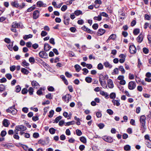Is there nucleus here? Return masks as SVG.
I'll return each mask as SVG.
<instances>
[{"label": "nucleus", "mask_w": 151, "mask_h": 151, "mask_svg": "<svg viewBox=\"0 0 151 151\" xmlns=\"http://www.w3.org/2000/svg\"><path fill=\"white\" fill-rule=\"evenodd\" d=\"M102 139L106 142L109 143H111L113 141L112 138L110 137L104 136L103 137Z\"/></svg>", "instance_id": "obj_8"}, {"label": "nucleus", "mask_w": 151, "mask_h": 151, "mask_svg": "<svg viewBox=\"0 0 151 151\" xmlns=\"http://www.w3.org/2000/svg\"><path fill=\"white\" fill-rule=\"evenodd\" d=\"M76 134L78 136H80L82 134V132L81 130L79 129H77L76 130Z\"/></svg>", "instance_id": "obj_54"}, {"label": "nucleus", "mask_w": 151, "mask_h": 151, "mask_svg": "<svg viewBox=\"0 0 151 151\" xmlns=\"http://www.w3.org/2000/svg\"><path fill=\"white\" fill-rule=\"evenodd\" d=\"M148 141V142H146V144L148 147L151 148V141L149 139Z\"/></svg>", "instance_id": "obj_50"}, {"label": "nucleus", "mask_w": 151, "mask_h": 151, "mask_svg": "<svg viewBox=\"0 0 151 151\" xmlns=\"http://www.w3.org/2000/svg\"><path fill=\"white\" fill-rule=\"evenodd\" d=\"M118 70L121 72L122 74H124L125 73V71L123 67L122 66H120L118 68Z\"/></svg>", "instance_id": "obj_29"}, {"label": "nucleus", "mask_w": 151, "mask_h": 151, "mask_svg": "<svg viewBox=\"0 0 151 151\" xmlns=\"http://www.w3.org/2000/svg\"><path fill=\"white\" fill-rule=\"evenodd\" d=\"M11 4L12 6L16 8H18L19 7V4L17 1H12L11 3Z\"/></svg>", "instance_id": "obj_19"}, {"label": "nucleus", "mask_w": 151, "mask_h": 151, "mask_svg": "<svg viewBox=\"0 0 151 151\" xmlns=\"http://www.w3.org/2000/svg\"><path fill=\"white\" fill-rule=\"evenodd\" d=\"M30 95H32L34 91V88L32 87H30L27 90Z\"/></svg>", "instance_id": "obj_25"}, {"label": "nucleus", "mask_w": 151, "mask_h": 151, "mask_svg": "<svg viewBox=\"0 0 151 151\" xmlns=\"http://www.w3.org/2000/svg\"><path fill=\"white\" fill-rule=\"evenodd\" d=\"M93 19L94 20H97L98 21H100L101 20L102 18L100 16V15L99 14L97 17H94L93 18Z\"/></svg>", "instance_id": "obj_38"}, {"label": "nucleus", "mask_w": 151, "mask_h": 151, "mask_svg": "<svg viewBox=\"0 0 151 151\" xmlns=\"http://www.w3.org/2000/svg\"><path fill=\"white\" fill-rule=\"evenodd\" d=\"M129 51L130 53L132 54L136 53V49L134 45H131L129 46Z\"/></svg>", "instance_id": "obj_3"}, {"label": "nucleus", "mask_w": 151, "mask_h": 151, "mask_svg": "<svg viewBox=\"0 0 151 151\" xmlns=\"http://www.w3.org/2000/svg\"><path fill=\"white\" fill-rule=\"evenodd\" d=\"M5 77L7 78L8 79L10 80L12 78V76L10 73H7L6 74Z\"/></svg>", "instance_id": "obj_56"}, {"label": "nucleus", "mask_w": 151, "mask_h": 151, "mask_svg": "<svg viewBox=\"0 0 151 151\" xmlns=\"http://www.w3.org/2000/svg\"><path fill=\"white\" fill-rule=\"evenodd\" d=\"M119 70L117 68H116L113 70V72L111 73L112 75L118 74L119 73Z\"/></svg>", "instance_id": "obj_26"}, {"label": "nucleus", "mask_w": 151, "mask_h": 151, "mask_svg": "<svg viewBox=\"0 0 151 151\" xmlns=\"http://www.w3.org/2000/svg\"><path fill=\"white\" fill-rule=\"evenodd\" d=\"M39 56L41 58H48L47 54L43 51L40 52L39 53Z\"/></svg>", "instance_id": "obj_6"}, {"label": "nucleus", "mask_w": 151, "mask_h": 151, "mask_svg": "<svg viewBox=\"0 0 151 151\" xmlns=\"http://www.w3.org/2000/svg\"><path fill=\"white\" fill-rule=\"evenodd\" d=\"M71 98V96L69 94H67L65 95L62 96V99L63 101L68 103L70 99Z\"/></svg>", "instance_id": "obj_1"}, {"label": "nucleus", "mask_w": 151, "mask_h": 151, "mask_svg": "<svg viewBox=\"0 0 151 151\" xmlns=\"http://www.w3.org/2000/svg\"><path fill=\"white\" fill-rule=\"evenodd\" d=\"M116 37V35L115 34H111L109 37V39L114 40Z\"/></svg>", "instance_id": "obj_48"}, {"label": "nucleus", "mask_w": 151, "mask_h": 151, "mask_svg": "<svg viewBox=\"0 0 151 151\" xmlns=\"http://www.w3.org/2000/svg\"><path fill=\"white\" fill-rule=\"evenodd\" d=\"M120 100L119 99L117 100L113 99L112 100V102L113 103V104L114 105H116L117 106H118L120 105Z\"/></svg>", "instance_id": "obj_17"}, {"label": "nucleus", "mask_w": 151, "mask_h": 151, "mask_svg": "<svg viewBox=\"0 0 151 151\" xmlns=\"http://www.w3.org/2000/svg\"><path fill=\"white\" fill-rule=\"evenodd\" d=\"M105 79V77L102 74H100L99 76V81L100 82H103Z\"/></svg>", "instance_id": "obj_32"}, {"label": "nucleus", "mask_w": 151, "mask_h": 151, "mask_svg": "<svg viewBox=\"0 0 151 151\" xmlns=\"http://www.w3.org/2000/svg\"><path fill=\"white\" fill-rule=\"evenodd\" d=\"M40 15V12L38 10L35 11L33 13V18L34 19H37Z\"/></svg>", "instance_id": "obj_7"}, {"label": "nucleus", "mask_w": 151, "mask_h": 151, "mask_svg": "<svg viewBox=\"0 0 151 151\" xmlns=\"http://www.w3.org/2000/svg\"><path fill=\"white\" fill-rule=\"evenodd\" d=\"M74 119L76 120L77 121V122L76 123V124L77 125H80L81 123L80 122V119L79 118H78L76 116L74 117Z\"/></svg>", "instance_id": "obj_40"}, {"label": "nucleus", "mask_w": 151, "mask_h": 151, "mask_svg": "<svg viewBox=\"0 0 151 151\" xmlns=\"http://www.w3.org/2000/svg\"><path fill=\"white\" fill-rule=\"evenodd\" d=\"M45 88L44 87H41L36 92V93L39 96L43 95V91H44Z\"/></svg>", "instance_id": "obj_10"}, {"label": "nucleus", "mask_w": 151, "mask_h": 151, "mask_svg": "<svg viewBox=\"0 0 151 151\" xmlns=\"http://www.w3.org/2000/svg\"><path fill=\"white\" fill-rule=\"evenodd\" d=\"M80 139L81 142L83 143H86L87 142L86 139L85 137L82 136L80 137Z\"/></svg>", "instance_id": "obj_31"}, {"label": "nucleus", "mask_w": 151, "mask_h": 151, "mask_svg": "<svg viewBox=\"0 0 151 151\" xmlns=\"http://www.w3.org/2000/svg\"><path fill=\"white\" fill-rule=\"evenodd\" d=\"M47 89L50 91H54V88L52 86H48Z\"/></svg>", "instance_id": "obj_59"}, {"label": "nucleus", "mask_w": 151, "mask_h": 151, "mask_svg": "<svg viewBox=\"0 0 151 151\" xmlns=\"http://www.w3.org/2000/svg\"><path fill=\"white\" fill-rule=\"evenodd\" d=\"M105 32V30L103 29H99L97 32V35L99 36H100L103 35Z\"/></svg>", "instance_id": "obj_18"}, {"label": "nucleus", "mask_w": 151, "mask_h": 151, "mask_svg": "<svg viewBox=\"0 0 151 151\" xmlns=\"http://www.w3.org/2000/svg\"><path fill=\"white\" fill-rule=\"evenodd\" d=\"M49 114L48 115V116L50 118H52L54 114V111L53 110H51L49 112Z\"/></svg>", "instance_id": "obj_44"}, {"label": "nucleus", "mask_w": 151, "mask_h": 151, "mask_svg": "<svg viewBox=\"0 0 151 151\" xmlns=\"http://www.w3.org/2000/svg\"><path fill=\"white\" fill-rule=\"evenodd\" d=\"M5 86L3 85H0V91L2 92L5 89Z\"/></svg>", "instance_id": "obj_63"}, {"label": "nucleus", "mask_w": 151, "mask_h": 151, "mask_svg": "<svg viewBox=\"0 0 151 151\" xmlns=\"http://www.w3.org/2000/svg\"><path fill=\"white\" fill-rule=\"evenodd\" d=\"M2 124L5 127H8L9 124H10V123L9 120L4 119L2 121Z\"/></svg>", "instance_id": "obj_11"}, {"label": "nucleus", "mask_w": 151, "mask_h": 151, "mask_svg": "<svg viewBox=\"0 0 151 151\" xmlns=\"http://www.w3.org/2000/svg\"><path fill=\"white\" fill-rule=\"evenodd\" d=\"M139 32V29H135L133 31V33L134 35H137Z\"/></svg>", "instance_id": "obj_42"}, {"label": "nucleus", "mask_w": 151, "mask_h": 151, "mask_svg": "<svg viewBox=\"0 0 151 151\" xmlns=\"http://www.w3.org/2000/svg\"><path fill=\"white\" fill-rule=\"evenodd\" d=\"M46 98L47 99H52V96L51 95V94L49 93L48 94L46 95Z\"/></svg>", "instance_id": "obj_51"}, {"label": "nucleus", "mask_w": 151, "mask_h": 151, "mask_svg": "<svg viewBox=\"0 0 151 151\" xmlns=\"http://www.w3.org/2000/svg\"><path fill=\"white\" fill-rule=\"evenodd\" d=\"M81 29L84 31L87 32L88 33L90 34H92L93 33V31H92L91 30L88 28L86 27L85 25L81 27Z\"/></svg>", "instance_id": "obj_13"}, {"label": "nucleus", "mask_w": 151, "mask_h": 151, "mask_svg": "<svg viewBox=\"0 0 151 151\" xmlns=\"http://www.w3.org/2000/svg\"><path fill=\"white\" fill-rule=\"evenodd\" d=\"M97 68L99 70H101L103 69L104 67L103 65L100 63L98 64Z\"/></svg>", "instance_id": "obj_43"}, {"label": "nucleus", "mask_w": 151, "mask_h": 151, "mask_svg": "<svg viewBox=\"0 0 151 151\" xmlns=\"http://www.w3.org/2000/svg\"><path fill=\"white\" fill-rule=\"evenodd\" d=\"M55 129L53 128H51L49 129V132L51 134H54L55 133Z\"/></svg>", "instance_id": "obj_41"}, {"label": "nucleus", "mask_w": 151, "mask_h": 151, "mask_svg": "<svg viewBox=\"0 0 151 151\" xmlns=\"http://www.w3.org/2000/svg\"><path fill=\"white\" fill-rule=\"evenodd\" d=\"M62 118V116H59L57 117L55 119V120L54 121V122H53V123H58V122L59 121V120L61 119Z\"/></svg>", "instance_id": "obj_34"}, {"label": "nucleus", "mask_w": 151, "mask_h": 151, "mask_svg": "<svg viewBox=\"0 0 151 151\" xmlns=\"http://www.w3.org/2000/svg\"><path fill=\"white\" fill-rule=\"evenodd\" d=\"M106 112L110 115L113 114V111L111 109H108L106 110Z\"/></svg>", "instance_id": "obj_62"}, {"label": "nucleus", "mask_w": 151, "mask_h": 151, "mask_svg": "<svg viewBox=\"0 0 151 151\" xmlns=\"http://www.w3.org/2000/svg\"><path fill=\"white\" fill-rule=\"evenodd\" d=\"M6 134V131H2L0 134V135L2 137H4Z\"/></svg>", "instance_id": "obj_52"}, {"label": "nucleus", "mask_w": 151, "mask_h": 151, "mask_svg": "<svg viewBox=\"0 0 151 151\" xmlns=\"http://www.w3.org/2000/svg\"><path fill=\"white\" fill-rule=\"evenodd\" d=\"M74 13L76 16H78L80 14H82V12L79 10H77L75 11Z\"/></svg>", "instance_id": "obj_37"}, {"label": "nucleus", "mask_w": 151, "mask_h": 151, "mask_svg": "<svg viewBox=\"0 0 151 151\" xmlns=\"http://www.w3.org/2000/svg\"><path fill=\"white\" fill-rule=\"evenodd\" d=\"M146 119V117L145 116L142 115L141 116L140 121L141 126H145Z\"/></svg>", "instance_id": "obj_5"}, {"label": "nucleus", "mask_w": 151, "mask_h": 151, "mask_svg": "<svg viewBox=\"0 0 151 151\" xmlns=\"http://www.w3.org/2000/svg\"><path fill=\"white\" fill-rule=\"evenodd\" d=\"M22 65L24 66H28L29 65V63L26 62L25 60H24L22 62Z\"/></svg>", "instance_id": "obj_45"}, {"label": "nucleus", "mask_w": 151, "mask_h": 151, "mask_svg": "<svg viewBox=\"0 0 151 151\" xmlns=\"http://www.w3.org/2000/svg\"><path fill=\"white\" fill-rule=\"evenodd\" d=\"M29 61L31 63H34L35 62V59L33 57H30L29 58Z\"/></svg>", "instance_id": "obj_61"}, {"label": "nucleus", "mask_w": 151, "mask_h": 151, "mask_svg": "<svg viewBox=\"0 0 151 151\" xmlns=\"http://www.w3.org/2000/svg\"><path fill=\"white\" fill-rule=\"evenodd\" d=\"M100 83L101 84V85L104 88H107V86L105 81H104L103 82Z\"/></svg>", "instance_id": "obj_36"}, {"label": "nucleus", "mask_w": 151, "mask_h": 151, "mask_svg": "<svg viewBox=\"0 0 151 151\" xmlns=\"http://www.w3.org/2000/svg\"><path fill=\"white\" fill-rule=\"evenodd\" d=\"M74 68H75L76 71L78 72H79L81 69V67L78 64L75 65L74 66Z\"/></svg>", "instance_id": "obj_28"}, {"label": "nucleus", "mask_w": 151, "mask_h": 151, "mask_svg": "<svg viewBox=\"0 0 151 151\" xmlns=\"http://www.w3.org/2000/svg\"><path fill=\"white\" fill-rule=\"evenodd\" d=\"M136 86V84L133 81H130L128 84V88L130 90L134 89Z\"/></svg>", "instance_id": "obj_4"}, {"label": "nucleus", "mask_w": 151, "mask_h": 151, "mask_svg": "<svg viewBox=\"0 0 151 151\" xmlns=\"http://www.w3.org/2000/svg\"><path fill=\"white\" fill-rule=\"evenodd\" d=\"M104 65L106 68H111L112 67V65L107 61H106L104 63Z\"/></svg>", "instance_id": "obj_20"}, {"label": "nucleus", "mask_w": 151, "mask_h": 151, "mask_svg": "<svg viewBox=\"0 0 151 151\" xmlns=\"http://www.w3.org/2000/svg\"><path fill=\"white\" fill-rule=\"evenodd\" d=\"M51 46L48 43H45L44 46V49L45 51H48L51 48Z\"/></svg>", "instance_id": "obj_16"}, {"label": "nucleus", "mask_w": 151, "mask_h": 151, "mask_svg": "<svg viewBox=\"0 0 151 151\" xmlns=\"http://www.w3.org/2000/svg\"><path fill=\"white\" fill-rule=\"evenodd\" d=\"M100 93L101 95L104 96L105 97L106 99H107L109 98V95L106 92H105L103 91H100Z\"/></svg>", "instance_id": "obj_21"}, {"label": "nucleus", "mask_w": 151, "mask_h": 151, "mask_svg": "<svg viewBox=\"0 0 151 151\" xmlns=\"http://www.w3.org/2000/svg\"><path fill=\"white\" fill-rule=\"evenodd\" d=\"M15 129L18 131H24L26 130L27 128L23 125H20L16 126L15 127Z\"/></svg>", "instance_id": "obj_2"}, {"label": "nucleus", "mask_w": 151, "mask_h": 151, "mask_svg": "<svg viewBox=\"0 0 151 151\" xmlns=\"http://www.w3.org/2000/svg\"><path fill=\"white\" fill-rule=\"evenodd\" d=\"M19 26V24L18 23L14 22L12 24V27H13L18 28Z\"/></svg>", "instance_id": "obj_57"}, {"label": "nucleus", "mask_w": 151, "mask_h": 151, "mask_svg": "<svg viewBox=\"0 0 151 151\" xmlns=\"http://www.w3.org/2000/svg\"><path fill=\"white\" fill-rule=\"evenodd\" d=\"M67 8V6L66 5H63L61 8V10L63 12H65Z\"/></svg>", "instance_id": "obj_53"}, {"label": "nucleus", "mask_w": 151, "mask_h": 151, "mask_svg": "<svg viewBox=\"0 0 151 151\" xmlns=\"http://www.w3.org/2000/svg\"><path fill=\"white\" fill-rule=\"evenodd\" d=\"M15 88V91L17 92H19L21 90V88L19 86H16Z\"/></svg>", "instance_id": "obj_55"}, {"label": "nucleus", "mask_w": 151, "mask_h": 151, "mask_svg": "<svg viewBox=\"0 0 151 151\" xmlns=\"http://www.w3.org/2000/svg\"><path fill=\"white\" fill-rule=\"evenodd\" d=\"M31 84L32 86L34 88H36L37 89L38 88L37 87V86H40L39 84L36 81H33L31 82Z\"/></svg>", "instance_id": "obj_15"}, {"label": "nucleus", "mask_w": 151, "mask_h": 151, "mask_svg": "<svg viewBox=\"0 0 151 151\" xmlns=\"http://www.w3.org/2000/svg\"><path fill=\"white\" fill-rule=\"evenodd\" d=\"M65 76L68 78H71L72 76V75L70 73L68 72H66L65 73Z\"/></svg>", "instance_id": "obj_58"}, {"label": "nucleus", "mask_w": 151, "mask_h": 151, "mask_svg": "<svg viewBox=\"0 0 151 151\" xmlns=\"http://www.w3.org/2000/svg\"><path fill=\"white\" fill-rule=\"evenodd\" d=\"M82 70L83 71V74L84 75H86L89 72L88 70L86 68L83 69Z\"/></svg>", "instance_id": "obj_47"}, {"label": "nucleus", "mask_w": 151, "mask_h": 151, "mask_svg": "<svg viewBox=\"0 0 151 151\" xmlns=\"http://www.w3.org/2000/svg\"><path fill=\"white\" fill-rule=\"evenodd\" d=\"M99 14L100 15L101 17L102 16L106 17H108L109 16L106 13L104 12L100 13Z\"/></svg>", "instance_id": "obj_39"}, {"label": "nucleus", "mask_w": 151, "mask_h": 151, "mask_svg": "<svg viewBox=\"0 0 151 151\" xmlns=\"http://www.w3.org/2000/svg\"><path fill=\"white\" fill-rule=\"evenodd\" d=\"M21 71L23 74L25 75H27L29 73V71L27 70L24 68L21 69Z\"/></svg>", "instance_id": "obj_22"}, {"label": "nucleus", "mask_w": 151, "mask_h": 151, "mask_svg": "<svg viewBox=\"0 0 151 151\" xmlns=\"http://www.w3.org/2000/svg\"><path fill=\"white\" fill-rule=\"evenodd\" d=\"M124 149L126 151H130L131 150V147L129 145H127L124 146Z\"/></svg>", "instance_id": "obj_24"}, {"label": "nucleus", "mask_w": 151, "mask_h": 151, "mask_svg": "<svg viewBox=\"0 0 151 151\" xmlns=\"http://www.w3.org/2000/svg\"><path fill=\"white\" fill-rule=\"evenodd\" d=\"M70 19L69 18H66V17H64V23L66 25H67L69 24V21Z\"/></svg>", "instance_id": "obj_23"}, {"label": "nucleus", "mask_w": 151, "mask_h": 151, "mask_svg": "<svg viewBox=\"0 0 151 151\" xmlns=\"http://www.w3.org/2000/svg\"><path fill=\"white\" fill-rule=\"evenodd\" d=\"M32 35L31 34H29V35H24L23 37V39L24 40H27V39L32 38Z\"/></svg>", "instance_id": "obj_27"}, {"label": "nucleus", "mask_w": 151, "mask_h": 151, "mask_svg": "<svg viewBox=\"0 0 151 151\" xmlns=\"http://www.w3.org/2000/svg\"><path fill=\"white\" fill-rule=\"evenodd\" d=\"M27 90L26 88H23L22 91V93L23 94H25L27 92Z\"/></svg>", "instance_id": "obj_60"}, {"label": "nucleus", "mask_w": 151, "mask_h": 151, "mask_svg": "<svg viewBox=\"0 0 151 151\" xmlns=\"http://www.w3.org/2000/svg\"><path fill=\"white\" fill-rule=\"evenodd\" d=\"M38 143L43 145H45L46 144L45 142L42 139H40L39 140L38 142Z\"/></svg>", "instance_id": "obj_46"}, {"label": "nucleus", "mask_w": 151, "mask_h": 151, "mask_svg": "<svg viewBox=\"0 0 151 151\" xmlns=\"http://www.w3.org/2000/svg\"><path fill=\"white\" fill-rule=\"evenodd\" d=\"M107 85L108 87L110 88H112L114 87V84L112 80L109 79L107 81Z\"/></svg>", "instance_id": "obj_14"}, {"label": "nucleus", "mask_w": 151, "mask_h": 151, "mask_svg": "<svg viewBox=\"0 0 151 151\" xmlns=\"http://www.w3.org/2000/svg\"><path fill=\"white\" fill-rule=\"evenodd\" d=\"M35 5H34L28 8L27 9V12H30L33 10L35 9Z\"/></svg>", "instance_id": "obj_30"}, {"label": "nucleus", "mask_w": 151, "mask_h": 151, "mask_svg": "<svg viewBox=\"0 0 151 151\" xmlns=\"http://www.w3.org/2000/svg\"><path fill=\"white\" fill-rule=\"evenodd\" d=\"M47 33L46 32L42 31L41 33V35L42 37H44L47 35Z\"/></svg>", "instance_id": "obj_64"}, {"label": "nucleus", "mask_w": 151, "mask_h": 151, "mask_svg": "<svg viewBox=\"0 0 151 151\" xmlns=\"http://www.w3.org/2000/svg\"><path fill=\"white\" fill-rule=\"evenodd\" d=\"M75 121H73L65 123V126H69L70 125L73 124H75Z\"/></svg>", "instance_id": "obj_35"}, {"label": "nucleus", "mask_w": 151, "mask_h": 151, "mask_svg": "<svg viewBox=\"0 0 151 151\" xmlns=\"http://www.w3.org/2000/svg\"><path fill=\"white\" fill-rule=\"evenodd\" d=\"M116 97V94L114 93H111L110 95V97L111 99H114Z\"/></svg>", "instance_id": "obj_49"}, {"label": "nucleus", "mask_w": 151, "mask_h": 151, "mask_svg": "<svg viewBox=\"0 0 151 151\" xmlns=\"http://www.w3.org/2000/svg\"><path fill=\"white\" fill-rule=\"evenodd\" d=\"M85 80L88 83H91L92 82V79L90 77H87L85 78Z\"/></svg>", "instance_id": "obj_33"}, {"label": "nucleus", "mask_w": 151, "mask_h": 151, "mask_svg": "<svg viewBox=\"0 0 151 151\" xmlns=\"http://www.w3.org/2000/svg\"><path fill=\"white\" fill-rule=\"evenodd\" d=\"M144 37V35L142 34H140L137 38V41L139 43H141L143 41Z\"/></svg>", "instance_id": "obj_12"}, {"label": "nucleus", "mask_w": 151, "mask_h": 151, "mask_svg": "<svg viewBox=\"0 0 151 151\" xmlns=\"http://www.w3.org/2000/svg\"><path fill=\"white\" fill-rule=\"evenodd\" d=\"M37 6L38 7H46L47 6V4H46L44 3L43 2L41 1H39L37 3Z\"/></svg>", "instance_id": "obj_9"}]
</instances>
